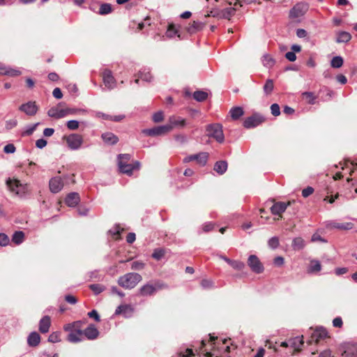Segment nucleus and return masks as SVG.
Masks as SVG:
<instances>
[{
	"label": "nucleus",
	"instance_id": "nucleus-1",
	"mask_svg": "<svg viewBox=\"0 0 357 357\" xmlns=\"http://www.w3.org/2000/svg\"><path fill=\"white\" fill-rule=\"evenodd\" d=\"M185 126V120L180 117H172L169 120V124L158 126L153 128L152 129H148L144 130V132L148 135L155 136V135H164L174 127H183Z\"/></svg>",
	"mask_w": 357,
	"mask_h": 357
},
{
	"label": "nucleus",
	"instance_id": "nucleus-2",
	"mask_svg": "<svg viewBox=\"0 0 357 357\" xmlns=\"http://www.w3.org/2000/svg\"><path fill=\"white\" fill-rule=\"evenodd\" d=\"M82 327L83 324L80 321L64 325L63 330L68 333L67 340L73 343L80 342L83 337Z\"/></svg>",
	"mask_w": 357,
	"mask_h": 357
},
{
	"label": "nucleus",
	"instance_id": "nucleus-3",
	"mask_svg": "<svg viewBox=\"0 0 357 357\" xmlns=\"http://www.w3.org/2000/svg\"><path fill=\"white\" fill-rule=\"evenodd\" d=\"M142 280L141 275L136 273H128L121 276L118 280L119 286L126 289L135 288Z\"/></svg>",
	"mask_w": 357,
	"mask_h": 357
},
{
	"label": "nucleus",
	"instance_id": "nucleus-4",
	"mask_svg": "<svg viewBox=\"0 0 357 357\" xmlns=\"http://www.w3.org/2000/svg\"><path fill=\"white\" fill-rule=\"evenodd\" d=\"M303 345V336H298L294 338H291L288 342H283L281 343V347H289V351L286 352L285 354L288 356H293L296 353L299 352L302 349Z\"/></svg>",
	"mask_w": 357,
	"mask_h": 357
},
{
	"label": "nucleus",
	"instance_id": "nucleus-5",
	"mask_svg": "<svg viewBox=\"0 0 357 357\" xmlns=\"http://www.w3.org/2000/svg\"><path fill=\"white\" fill-rule=\"evenodd\" d=\"M6 184L9 190L14 194L22 197L29 192L27 184H23L16 178H8Z\"/></svg>",
	"mask_w": 357,
	"mask_h": 357
},
{
	"label": "nucleus",
	"instance_id": "nucleus-6",
	"mask_svg": "<svg viewBox=\"0 0 357 357\" xmlns=\"http://www.w3.org/2000/svg\"><path fill=\"white\" fill-rule=\"evenodd\" d=\"M130 159V156L128 154L120 155L119 156V167L121 173L131 175L133 170L139 169V164L137 162L133 164L124 165V161L129 162Z\"/></svg>",
	"mask_w": 357,
	"mask_h": 357
},
{
	"label": "nucleus",
	"instance_id": "nucleus-7",
	"mask_svg": "<svg viewBox=\"0 0 357 357\" xmlns=\"http://www.w3.org/2000/svg\"><path fill=\"white\" fill-rule=\"evenodd\" d=\"M229 5L234 6V8H229L226 9L222 12V17L227 19H229L234 14V11L238 10V8L243 6V3L245 4H250L252 3L256 2L257 0H243L241 1L240 0H226Z\"/></svg>",
	"mask_w": 357,
	"mask_h": 357
},
{
	"label": "nucleus",
	"instance_id": "nucleus-8",
	"mask_svg": "<svg viewBox=\"0 0 357 357\" xmlns=\"http://www.w3.org/2000/svg\"><path fill=\"white\" fill-rule=\"evenodd\" d=\"M208 159V153L206 152H201L197 154H192L185 157L183 160V162L188 163L195 161L196 164L199 166H204L207 163Z\"/></svg>",
	"mask_w": 357,
	"mask_h": 357
},
{
	"label": "nucleus",
	"instance_id": "nucleus-9",
	"mask_svg": "<svg viewBox=\"0 0 357 357\" xmlns=\"http://www.w3.org/2000/svg\"><path fill=\"white\" fill-rule=\"evenodd\" d=\"M207 135L209 137H213L215 140L219 142H222L224 140V135L222 129V126L219 124L210 125L206 129Z\"/></svg>",
	"mask_w": 357,
	"mask_h": 357
},
{
	"label": "nucleus",
	"instance_id": "nucleus-10",
	"mask_svg": "<svg viewBox=\"0 0 357 357\" xmlns=\"http://www.w3.org/2000/svg\"><path fill=\"white\" fill-rule=\"evenodd\" d=\"M63 139L66 141L68 147L73 150L78 149L83 143L82 136L77 134H71L64 137Z\"/></svg>",
	"mask_w": 357,
	"mask_h": 357
},
{
	"label": "nucleus",
	"instance_id": "nucleus-11",
	"mask_svg": "<svg viewBox=\"0 0 357 357\" xmlns=\"http://www.w3.org/2000/svg\"><path fill=\"white\" fill-rule=\"evenodd\" d=\"M265 121V119L260 114H255L251 116L247 117L243 121V126L246 128L256 127Z\"/></svg>",
	"mask_w": 357,
	"mask_h": 357
},
{
	"label": "nucleus",
	"instance_id": "nucleus-12",
	"mask_svg": "<svg viewBox=\"0 0 357 357\" xmlns=\"http://www.w3.org/2000/svg\"><path fill=\"white\" fill-rule=\"evenodd\" d=\"M290 204V202H275L272 207L271 208V211L273 215H278V217L274 218V220H279L282 218V213H284L287 208V207Z\"/></svg>",
	"mask_w": 357,
	"mask_h": 357
},
{
	"label": "nucleus",
	"instance_id": "nucleus-13",
	"mask_svg": "<svg viewBox=\"0 0 357 357\" xmlns=\"http://www.w3.org/2000/svg\"><path fill=\"white\" fill-rule=\"evenodd\" d=\"M342 356L344 357H357V344L346 343L340 348Z\"/></svg>",
	"mask_w": 357,
	"mask_h": 357
},
{
	"label": "nucleus",
	"instance_id": "nucleus-14",
	"mask_svg": "<svg viewBox=\"0 0 357 357\" xmlns=\"http://www.w3.org/2000/svg\"><path fill=\"white\" fill-rule=\"evenodd\" d=\"M135 312V307L127 303H123L116 307L115 314L122 315L125 317H130Z\"/></svg>",
	"mask_w": 357,
	"mask_h": 357
},
{
	"label": "nucleus",
	"instance_id": "nucleus-15",
	"mask_svg": "<svg viewBox=\"0 0 357 357\" xmlns=\"http://www.w3.org/2000/svg\"><path fill=\"white\" fill-rule=\"evenodd\" d=\"M248 263L252 271L255 273H260L264 271L262 264L260 262L258 257L255 255H250Z\"/></svg>",
	"mask_w": 357,
	"mask_h": 357
},
{
	"label": "nucleus",
	"instance_id": "nucleus-16",
	"mask_svg": "<svg viewBox=\"0 0 357 357\" xmlns=\"http://www.w3.org/2000/svg\"><path fill=\"white\" fill-rule=\"evenodd\" d=\"M308 6L305 3L296 4L290 11L291 18H298L303 16L307 10Z\"/></svg>",
	"mask_w": 357,
	"mask_h": 357
},
{
	"label": "nucleus",
	"instance_id": "nucleus-17",
	"mask_svg": "<svg viewBox=\"0 0 357 357\" xmlns=\"http://www.w3.org/2000/svg\"><path fill=\"white\" fill-rule=\"evenodd\" d=\"M104 84L108 88H112L115 85V79L112 75L111 70L105 69L102 73Z\"/></svg>",
	"mask_w": 357,
	"mask_h": 357
},
{
	"label": "nucleus",
	"instance_id": "nucleus-18",
	"mask_svg": "<svg viewBox=\"0 0 357 357\" xmlns=\"http://www.w3.org/2000/svg\"><path fill=\"white\" fill-rule=\"evenodd\" d=\"M50 189L54 193L59 192L63 186V183L60 177H55L50 181Z\"/></svg>",
	"mask_w": 357,
	"mask_h": 357
},
{
	"label": "nucleus",
	"instance_id": "nucleus-19",
	"mask_svg": "<svg viewBox=\"0 0 357 357\" xmlns=\"http://www.w3.org/2000/svg\"><path fill=\"white\" fill-rule=\"evenodd\" d=\"M79 201V196L76 192L69 193L65 199L66 204L70 207H75L78 204Z\"/></svg>",
	"mask_w": 357,
	"mask_h": 357
},
{
	"label": "nucleus",
	"instance_id": "nucleus-20",
	"mask_svg": "<svg viewBox=\"0 0 357 357\" xmlns=\"http://www.w3.org/2000/svg\"><path fill=\"white\" fill-rule=\"evenodd\" d=\"M20 110L24 112L28 115H34L38 110V107L34 102H29L26 104L21 105Z\"/></svg>",
	"mask_w": 357,
	"mask_h": 357
},
{
	"label": "nucleus",
	"instance_id": "nucleus-21",
	"mask_svg": "<svg viewBox=\"0 0 357 357\" xmlns=\"http://www.w3.org/2000/svg\"><path fill=\"white\" fill-rule=\"evenodd\" d=\"M51 326V319L48 316L43 317L39 322V331L42 333H46L49 331Z\"/></svg>",
	"mask_w": 357,
	"mask_h": 357
},
{
	"label": "nucleus",
	"instance_id": "nucleus-22",
	"mask_svg": "<svg viewBox=\"0 0 357 357\" xmlns=\"http://www.w3.org/2000/svg\"><path fill=\"white\" fill-rule=\"evenodd\" d=\"M321 270V264L319 261L312 259L310 261L307 269L308 273H317Z\"/></svg>",
	"mask_w": 357,
	"mask_h": 357
},
{
	"label": "nucleus",
	"instance_id": "nucleus-23",
	"mask_svg": "<svg viewBox=\"0 0 357 357\" xmlns=\"http://www.w3.org/2000/svg\"><path fill=\"white\" fill-rule=\"evenodd\" d=\"M83 335L89 340H93L98 337V331L95 326L91 325L84 330Z\"/></svg>",
	"mask_w": 357,
	"mask_h": 357
},
{
	"label": "nucleus",
	"instance_id": "nucleus-24",
	"mask_svg": "<svg viewBox=\"0 0 357 357\" xmlns=\"http://www.w3.org/2000/svg\"><path fill=\"white\" fill-rule=\"evenodd\" d=\"M341 168L343 171L348 169L349 174L354 172V170L357 167V162H354L349 160H344L343 162H340Z\"/></svg>",
	"mask_w": 357,
	"mask_h": 357
},
{
	"label": "nucleus",
	"instance_id": "nucleus-25",
	"mask_svg": "<svg viewBox=\"0 0 357 357\" xmlns=\"http://www.w3.org/2000/svg\"><path fill=\"white\" fill-rule=\"evenodd\" d=\"M207 22L194 21L190 24L188 27V31L190 33H194L197 31L202 30Z\"/></svg>",
	"mask_w": 357,
	"mask_h": 357
},
{
	"label": "nucleus",
	"instance_id": "nucleus-26",
	"mask_svg": "<svg viewBox=\"0 0 357 357\" xmlns=\"http://www.w3.org/2000/svg\"><path fill=\"white\" fill-rule=\"evenodd\" d=\"M27 342L29 346L36 347L40 342V336L36 332H33L29 335Z\"/></svg>",
	"mask_w": 357,
	"mask_h": 357
},
{
	"label": "nucleus",
	"instance_id": "nucleus-27",
	"mask_svg": "<svg viewBox=\"0 0 357 357\" xmlns=\"http://www.w3.org/2000/svg\"><path fill=\"white\" fill-rule=\"evenodd\" d=\"M63 112L64 109L60 107L52 108L48 111V115L51 117L60 119L66 116V114Z\"/></svg>",
	"mask_w": 357,
	"mask_h": 357
},
{
	"label": "nucleus",
	"instance_id": "nucleus-28",
	"mask_svg": "<svg viewBox=\"0 0 357 357\" xmlns=\"http://www.w3.org/2000/svg\"><path fill=\"white\" fill-rule=\"evenodd\" d=\"M351 39V35L347 31H340L337 34V43H347Z\"/></svg>",
	"mask_w": 357,
	"mask_h": 357
},
{
	"label": "nucleus",
	"instance_id": "nucleus-29",
	"mask_svg": "<svg viewBox=\"0 0 357 357\" xmlns=\"http://www.w3.org/2000/svg\"><path fill=\"white\" fill-rule=\"evenodd\" d=\"M302 99L308 104H314L317 96L312 92H304L301 94Z\"/></svg>",
	"mask_w": 357,
	"mask_h": 357
},
{
	"label": "nucleus",
	"instance_id": "nucleus-30",
	"mask_svg": "<svg viewBox=\"0 0 357 357\" xmlns=\"http://www.w3.org/2000/svg\"><path fill=\"white\" fill-rule=\"evenodd\" d=\"M227 169V163L225 161H218L214 165V170L220 174L225 173Z\"/></svg>",
	"mask_w": 357,
	"mask_h": 357
},
{
	"label": "nucleus",
	"instance_id": "nucleus-31",
	"mask_svg": "<svg viewBox=\"0 0 357 357\" xmlns=\"http://www.w3.org/2000/svg\"><path fill=\"white\" fill-rule=\"evenodd\" d=\"M229 114H230L232 119L236 120L238 118H240L241 116L243 115L244 112H243V109L242 107H236L231 109Z\"/></svg>",
	"mask_w": 357,
	"mask_h": 357
},
{
	"label": "nucleus",
	"instance_id": "nucleus-32",
	"mask_svg": "<svg viewBox=\"0 0 357 357\" xmlns=\"http://www.w3.org/2000/svg\"><path fill=\"white\" fill-rule=\"evenodd\" d=\"M104 142L109 144H114L117 142L118 138L112 133L107 132L102 135Z\"/></svg>",
	"mask_w": 357,
	"mask_h": 357
},
{
	"label": "nucleus",
	"instance_id": "nucleus-33",
	"mask_svg": "<svg viewBox=\"0 0 357 357\" xmlns=\"http://www.w3.org/2000/svg\"><path fill=\"white\" fill-rule=\"evenodd\" d=\"M139 291H140V294L141 295H142V296H149V295H152L155 292V287L153 285L146 284V285H144L140 289Z\"/></svg>",
	"mask_w": 357,
	"mask_h": 357
},
{
	"label": "nucleus",
	"instance_id": "nucleus-34",
	"mask_svg": "<svg viewBox=\"0 0 357 357\" xmlns=\"http://www.w3.org/2000/svg\"><path fill=\"white\" fill-rule=\"evenodd\" d=\"M24 232H22L21 231L15 232V234H13V236L12 237L13 243H14L16 245H19V244L22 243L24 241Z\"/></svg>",
	"mask_w": 357,
	"mask_h": 357
},
{
	"label": "nucleus",
	"instance_id": "nucleus-35",
	"mask_svg": "<svg viewBox=\"0 0 357 357\" xmlns=\"http://www.w3.org/2000/svg\"><path fill=\"white\" fill-rule=\"evenodd\" d=\"M327 335V332L324 329H317L316 330L313 334L312 337L315 340V341L317 342L321 339H323L326 337Z\"/></svg>",
	"mask_w": 357,
	"mask_h": 357
},
{
	"label": "nucleus",
	"instance_id": "nucleus-36",
	"mask_svg": "<svg viewBox=\"0 0 357 357\" xmlns=\"http://www.w3.org/2000/svg\"><path fill=\"white\" fill-rule=\"evenodd\" d=\"M112 11V7L111 4L109 3H102L101 4L100 9H99V14L100 15H107Z\"/></svg>",
	"mask_w": 357,
	"mask_h": 357
},
{
	"label": "nucleus",
	"instance_id": "nucleus-37",
	"mask_svg": "<svg viewBox=\"0 0 357 357\" xmlns=\"http://www.w3.org/2000/svg\"><path fill=\"white\" fill-rule=\"evenodd\" d=\"M262 62L265 66L268 68H271L275 64V60L273 59V56L269 54L264 56Z\"/></svg>",
	"mask_w": 357,
	"mask_h": 357
},
{
	"label": "nucleus",
	"instance_id": "nucleus-38",
	"mask_svg": "<svg viewBox=\"0 0 357 357\" xmlns=\"http://www.w3.org/2000/svg\"><path fill=\"white\" fill-rule=\"evenodd\" d=\"M193 97L197 101H204L207 98L208 93L205 91H197L194 93Z\"/></svg>",
	"mask_w": 357,
	"mask_h": 357
},
{
	"label": "nucleus",
	"instance_id": "nucleus-39",
	"mask_svg": "<svg viewBox=\"0 0 357 357\" xmlns=\"http://www.w3.org/2000/svg\"><path fill=\"white\" fill-rule=\"evenodd\" d=\"M304 246H305V241L302 238L298 237L294 240L293 247L295 250H301V249L303 248Z\"/></svg>",
	"mask_w": 357,
	"mask_h": 357
},
{
	"label": "nucleus",
	"instance_id": "nucleus-40",
	"mask_svg": "<svg viewBox=\"0 0 357 357\" xmlns=\"http://www.w3.org/2000/svg\"><path fill=\"white\" fill-rule=\"evenodd\" d=\"M331 64L333 68H340L343 65V59L341 56H335L331 60Z\"/></svg>",
	"mask_w": 357,
	"mask_h": 357
},
{
	"label": "nucleus",
	"instance_id": "nucleus-41",
	"mask_svg": "<svg viewBox=\"0 0 357 357\" xmlns=\"http://www.w3.org/2000/svg\"><path fill=\"white\" fill-rule=\"evenodd\" d=\"M48 341L52 343H56L61 341V333L59 332L52 333L49 337Z\"/></svg>",
	"mask_w": 357,
	"mask_h": 357
},
{
	"label": "nucleus",
	"instance_id": "nucleus-42",
	"mask_svg": "<svg viewBox=\"0 0 357 357\" xmlns=\"http://www.w3.org/2000/svg\"><path fill=\"white\" fill-rule=\"evenodd\" d=\"M333 227L335 228L342 229V230H348L353 228V224L351 222L347 223H335Z\"/></svg>",
	"mask_w": 357,
	"mask_h": 357
},
{
	"label": "nucleus",
	"instance_id": "nucleus-43",
	"mask_svg": "<svg viewBox=\"0 0 357 357\" xmlns=\"http://www.w3.org/2000/svg\"><path fill=\"white\" fill-rule=\"evenodd\" d=\"M21 71L19 69L13 68L11 67H8L6 75L10 77H17L21 75Z\"/></svg>",
	"mask_w": 357,
	"mask_h": 357
},
{
	"label": "nucleus",
	"instance_id": "nucleus-44",
	"mask_svg": "<svg viewBox=\"0 0 357 357\" xmlns=\"http://www.w3.org/2000/svg\"><path fill=\"white\" fill-rule=\"evenodd\" d=\"M195 354L190 349H186L184 351H181L177 354L176 357H194Z\"/></svg>",
	"mask_w": 357,
	"mask_h": 357
},
{
	"label": "nucleus",
	"instance_id": "nucleus-45",
	"mask_svg": "<svg viewBox=\"0 0 357 357\" xmlns=\"http://www.w3.org/2000/svg\"><path fill=\"white\" fill-rule=\"evenodd\" d=\"M273 88H274V84H273V80L271 79H268L266 82V84L264 86V91L267 93V94H270L273 90Z\"/></svg>",
	"mask_w": 357,
	"mask_h": 357
},
{
	"label": "nucleus",
	"instance_id": "nucleus-46",
	"mask_svg": "<svg viewBox=\"0 0 357 357\" xmlns=\"http://www.w3.org/2000/svg\"><path fill=\"white\" fill-rule=\"evenodd\" d=\"M178 33V30L175 28L174 24H169L167 31V36L172 38Z\"/></svg>",
	"mask_w": 357,
	"mask_h": 357
},
{
	"label": "nucleus",
	"instance_id": "nucleus-47",
	"mask_svg": "<svg viewBox=\"0 0 357 357\" xmlns=\"http://www.w3.org/2000/svg\"><path fill=\"white\" fill-rule=\"evenodd\" d=\"M164 255L165 250L162 249H156L152 254V257L157 260L160 259Z\"/></svg>",
	"mask_w": 357,
	"mask_h": 357
},
{
	"label": "nucleus",
	"instance_id": "nucleus-48",
	"mask_svg": "<svg viewBox=\"0 0 357 357\" xmlns=\"http://www.w3.org/2000/svg\"><path fill=\"white\" fill-rule=\"evenodd\" d=\"M10 242V239L8 236L3 233H0V245L1 246H6L8 245Z\"/></svg>",
	"mask_w": 357,
	"mask_h": 357
},
{
	"label": "nucleus",
	"instance_id": "nucleus-49",
	"mask_svg": "<svg viewBox=\"0 0 357 357\" xmlns=\"http://www.w3.org/2000/svg\"><path fill=\"white\" fill-rule=\"evenodd\" d=\"M79 122L75 120H71L67 122L66 126L69 130H76L79 128Z\"/></svg>",
	"mask_w": 357,
	"mask_h": 357
},
{
	"label": "nucleus",
	"instance_id": "nucleus-50",
	"mask_svg": "<svg viewBox=\"0 0 357 357\" xmlns=\"http://www.w3.org/2000/svg\"><path fill=\"white\" fill-rule=\"evenodd\" d=\"M123 231V229H121L119 226H116L114 228V231L112 234L113 238L114 240H119L121 238V233Z\"/></svg>",
	"mask_w": 357,
	"mask_h": 357
},
{
	"label": "nucleus",
	"instance_id": "nucleus-51",
	"mask_svg": "<svg viewBox=\"0 0 357 357\" xmlns=\"http://www.w3.org/2000/svg\"><path fill=\"white\" fill-rule=\"evenodd\" d=\"M271 113L273 115L277 116H279L280 114V106L275 103V104H273L271 107Z\"/></svg>",
	"mask_w": 357,
	"mask_h": 357
},
{
	"label": "nucleus",
	"instance_id": "nucleus-52",
	"mask_svg": "<svg viewBox=\"0 0 357 357\" xmlns=\"http://www.w3.org/2000/svg\"><path fill=\"white\" fill-rule=\"evenodd\" d=\"M311 241L312 242H323V243L326 242V241L325 239H324L321 236V235L318 233H315L312 236Z\"/></svg>",
	"mask_w": 357,
	"mask_h": 357
},
{
	"label": "nucleus",
	"instance_id": "nucleus-53",
	"mask_svg": "<svg viewBox=\"0 0 357 357\" xmlns=\"http://www.w3.org/2000/svg\"><path fill=\"white\" fill-rule=\"evenodd\" d=\"M268 245L272 248H275L279 245V240L276 237L271 238L268 241Z\"/></svg>",
	"mask_w": 357,
	"mask_h": 357
},
{
	"label": "nucleus",
	"instance_id": "nucleus-54",
	"mask_svg": "<svg viewBox=\"0 0 357 357\" xmlns=\"http://www.w3.org/2000/svg\"><path fill=\"white\" fill-rule=\"evenodd\" d=\"M144 264L141 262V261H134L132 264V269H134V270H141L142 268H144Z\"/></svg>",
	"mask_w": 357,
	"mask_h": 357
},
{
	"label": "nucleus",
	"instance_id": "nucleus-55",
	"mask_svg": "<svg viewBox=\"0 0 357 357\" xmlns=\"http://www.w3.org/2000/svg\"><path fill=\"white\" fill-rule=\"evenodd\" d=\"M37 126H38V123L33 125L32 127L29 128V129H26V130L23 131L22 133V136L31 135L33 132V131L36 130Z\"/></svg>",
	"mask_w": 357,
	"mask_h": 357
},
{
	"label": "nucleus",
	"instance_id": "nucleus-56",
	"mask_svg": "<svg viewBox=\"0 0 357 357\" xmlns=\"http://www.w3.org/2000/svg\"><path fill=\"white\" fill-rule=\"evenodd\" d=\"M3 151L6 153H13L15 151V147L13 144H9L4 147Z\"/></svg>",
	"mask_w": 357,
	"mask_h": 357
},
{
	"label": "nucleus",
	"instance_id": "nucleus-57",
	"mask_svg": "<svg viewBox=\"0 0 357 357\" xmlns=\"http://www.w3.org/2000/svg\"><path fill=\"white\" fill-rule=\"evenodd\" d=\"M314 192V189L312 187H307L306 188L303 189L302 191V195L304 197H307L310 195H312Z\"/></svg>",
	"mask_w": 357,
	"mask_h": 357
},
{
	"label": "nucleus",
	"instance_id": "nucleus-58",
	"mask_svg": "<svg viewBox=\"0 0 357 357\" xmlns=\"http://www.w3.org/2000/svg\"><path fill=\"white\" fill-rule=\"evenodd\" d=\"M273 263L276 266H281L284 263V259L282 257H276L273 259Z\"/></svg>",
	"mask_w": 357,
	"mask_h": 357
},
{
	"label": "nucleus",
	"instance_id": "nucleus-59",
	"mask_svg": "<svg viewBox=\"0 0 357 357\" xmlns=\"http://www.w3.org/2000/svg\"><path fill=\"white\" fill-rule=\"evenodd\" d=\"M153 120L154 122H160L163 120V114L162 112H157L153 116Z\"/></svg>",
	"mask_w": 357,
	"mask_h": 357
},
{
	"label": "nucleus",
	"instance_id": "nucleus-60",
	"mask_svg": "<svg viewBox=\"0 0 357 357\" xmlns=\"http://www.w3.org/2000/svg\"><path fill=\"white\" fill-rule=\"evenodd\" d=\"M88 316L91 318L94 319L96 321H100V317L98 312L95 310L88 313Z\"/></svg>",
	"mask_w": 357,
	"mask_h": 357
},
{
	"label": "nucleus",
	"instance_id": "nucleus-61",
	"mask_svg": "<svg viewBox=\"0 0 357 357\" xmlns=\"http://www.w3.org/2000/svg\"><path fill=\"white\" fill-rule=\"evenodd\" d=\"M337 197H338V194L337 193L335 196L326 195L324 198V201L328 202L332 204V203H333L335 202V199H337Z\"/></svg>",
	"mask_w": 357,
	"mask_h": 357
},
{
	"label": "nucleus",
	"instance_id": "nucleus-62",
	"mask_svg": "<svg viewBox=\"0 0 357 357\" xmlns=\"http://www.w3.org/2000/svg\"><path fill=\"white\" fill-rule=\"evenodd\" d=\"M342 324V320L340 317H336L333 321V325L335 327L341 328Z\"/></svg>",
	"mask_w": 357,
	"mask_h": 357
},
{
	"label": "nucleus",
	"instance_id": "nucleus-63",
	"mask_svg": "<svg viewBox=\"0 0 357 357\" xmlns=\"http://www.w3.org/2000/svg\"><path fill=\"white\" fill-rule=\"evenodd\" d=\"M65 299L68 303L71 304H75L77 301L76 297L73 295H67Z\"/></svg>",
	"mask_w": 357,
	"mask_h": 357
},
{
	"label": "nucleus",
	"instance_id": "nucleus-64",
	"mask_svg": "<svg viewBox=\"0 0 357 357\" xmlns=\"http://www.w3.org/2000/svg\"><path fill=\"white\" fill-rule=\"evenodd\" d=\"M36 145L38 148L42 149L47 145V141L43 139H38L36 142Z\"/></svg>",
	"mask_w": 357,
	"mask_h": 357
}]
</instances>
